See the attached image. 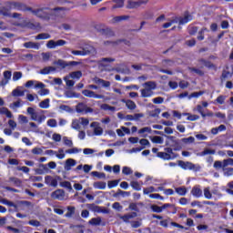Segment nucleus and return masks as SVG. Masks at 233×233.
I'll return each mask as SVG.
<instances>
[{
  "instance_id": "f257e3e1",
  "label": "nucleus",
  "mask_w": 233,
  "mask_h": 233,
  "mask_svg": "<svg viewBox=\"0 0 233 233\" xmlns=\"http://www.w3.org/2000/svg\"><path fill=\"white\" fill-rule=\"evenodd\" d=\"M31 14L39 17V19H43L44 21H50L52 19V13L50 7H40L36 9H33L31 7Z\"/></svg>"
},
{
  "instance_id": "f03ea898",
  "label": "nucleus",
  "mask_w": 233,
  "mask_h": 233,
  "mask_svg": "<svg viewBox=\"0 0 233 233\" xmlns=\"http://www.w3.org/2000/svg\"><path fill=\"white\" fill-rule=\"evenodd\" d=\"M142 86H144V89L140 90L141 97H152L154 96V90L157 88V84L154 81H147Z\"/></svg>"
},
{
  "instance_id": "7ed1b4c3",
  "label": "nucleus",
  "mask_w": 233,
  "mask_h": 233,
  "mask_svg": "<svg viewBox=\"0 0 233 233\" xmlns=\"http://www.w3.org/2000/svg\"><path fill=\"white\" fill-rule=\"evenodd\" d=\"M9 10H17L18 12H31L32 7L27 6L21 2H7Z\"/></svg>"
},
{
  "instance_id": "20e7f679",
  "label": "nucleus",
  "mask_w": 233,
  "mask_h": 233,
  "mask_svg": "<svg viewBox=\"0 0 233 233\" xmlns=\"http://www.w3.org/2000/svg\"><path fill=\"white\" fill-rule=\"evenodd\" d=\"M222 171L225 177H230L233 176V158L224 159Z\"/></svg>"
},
{
  "instance_id": "39448f33",
  "label": "nucleus",
  "mask_w": 233,
  "mask_h": 233,
  "mask_svg": "<svg viewBox=\"0 0 233 233\" xmlns=\"http://www.w3.org/2000/svg\"><path fill=\"white\" fill-rule=\"evenodd\" d=\"M70 10L68 7H55L51 8V19L54 21L57 17H65V14Z\"/></svg>"
},
{
  "instance_id": "423d86ee",
  "label": "nucleus",
  "mask_w": 233,
  "mask_h": 233,
  "mask_svg": "<svg viewBox=\"0 0 233 233\" xmlns=\"http://www.w3.org/2000/svg\"><path fill=\"white\" fill-rule=\"evenodd\" d=\"M147 4H148V0H137V1L128 0L127 8L128 10H134V9L141 8L143 5H147Z\"/></svg>"
},
{
  "instance_id": "0eeeda50",
  "label": "nucleus",
  "mask_w": 233,
  "mask_h": 233,
  "mask_svg": "<svg viewBox=\"0 0 233 233\" xmlns=\"http://www.w3.org/2000/svg\"><path fill=\"white\" fill-rule=\"evenodd\" d=\"M61 179V177H52L50 175H47L45 177V183L46 185H48V187H54V188L57 187V181Z\"/></svg>"
},
{
  "instance_id": "6e6552de",
  "label": "nucleus",
  "mask_w": 233,
  "mask_h": 233,
  "mask_svg": "<svg viewBox=\"0 0 233 233\" xmlns=\"http://www.w3.org/2000/svg\"><path fill=\"white\" fill-rule=\"evenodd\" d=\"M76 110L78 114H92V112H94V109L92 107H88L85 103L77 104Z\"/></svg>"
},
{
  "instance_id": "1a4fd4ad",
  "label": "nucleus",
  "mask_w": 233,
  "mask_h": 233,
  "mask_svg": "<svg viewBox=\"0 0 233 233\" xmlns=\"http://www.w3.org/2000/svg\"><path fill=\"white\" fill-rule=\"evenodd\" d=\"M82 94H83V96H85V97H90V98H93V99H105V96L96 94V92H94L90 89L82 90Z\"/></svg>"
},
{
  "instance_id": "9d476101",
  "label": "nucleus",
  "mask_w": 233,
  "mask_h": 233,
  "mask_svg": "<svg viewBox=\"0 0 233 233\" xmlns=\"http://www.w3.org/2000/svg\"><path fill=\"white\" fill-rule=\"evenodd\" d=\"M52 199H57L58 201L65 200V190L56 189L51 193Z\"/></svg>"
},
{
  "instance_id": "9b49d317",
  "label": "nucleus",
  "mask_w": 233,
  "mask_h": 233,
  "mask_svg": "<svg viewBox=\"0 0 233 233\" xmlns=\"http://www.w3.org/2000/svg\"><path fill=\"white\" fill-rule=\"evenodd\" d=\"M178 167H182L184 170H196V165L192 164V162L178 160Z\"/></svg>"
},
{
  "instance_id": "f8f14e48",
  "label": "nucleus",
  "mask_w": 233,
  "mask_h": 233,
  "mask_svg": "<svg viewBox=\"0 0 233 233\" xmlns=\"http://www.w3.org/2000/svg\"><path fill=\"white\" fill-rule=\"evenodd\" d=\"M93 81L94 83H96V85L102 86V88H110V85H111L110 81H106L99 77H95Z\"/></svg>"
},
{
  "instance_id": "ddd939ff",
  "label": "nucleus",
  "mask_w": 233,
  "mask_h": 233,
  "mask_svg": "<svg viewBox=\"0 0 233 233\" xmlns=\"http://www.w3.org/2000/svg\"><path fill=\"white\" fill-rule=\"evenodd\" d=\"M116 61V58H112V57H104V58H100L97 61V64L99 66H103L104 68L108 66V65H110V63H114Z\"/></svg>"
},
{
  "instance_id": "4468645a",
  "label": "nucleus",
  "mask_w": 233,
  "mask_h": 233,
  "mask_svg": "<svg viewBox=\"0 0 233 233\" xmlns=\"http://www.w3.org/2000/svg\"><path fill=\"white\" fill-rule=\"evenodd\" d=\"M90 127L94 128L95 136H103V127H100L97 122H92Z\"/></svg>"
},
{
  "instance_id": "2eb2a0df",
  "label": "nucleus",
  "mask_w": 233,
  "mask_h": 233,
  "mask_svg": "<svg viewBox=\"0 0 233 233\" xmlns=\"http://www.w3.org/2000/svg\"><path fill=\"white\" fill-rule=\"evenodd\" d=\"M157 157H160V159H164L165 161H170V159H176V156H170V154L167 152H157Z\"/></svg>"
},
{
  "instance_id": "dca6fc26",
  "label": "nucleus",
  "mask_w": 233,
  "mask_h": 233,
  "mask_svg": "<svg viewBox=\"0 0 233 233\" xmlns=\"http://www.w3.org/2000/svg\"><path fill=\"white\" fill-rule=\"evenodd\" d=\"M76 163L77 162L73 158L66 159L64 166L65 170H66L67 172L69 170H72V167H76Z\"/></svg>"
},
{
  "instance_id": "f3484780",
  "label": "nucleus",
  "mask_w": 233,
  "mask_h": 233,
  "mask_svg": "<svg viewBox=\"0 0 233 233\" xmlns=\"http://www.w3.org/2000/svg\"><path fill=\"white\" fill-rule=\"evenodd\" d=\"M121 101H122V103L126 104V106H127V108H128V110H136V108H137L136 102H134L132 100L122 99Z\"/></svg>"
},
{
  "instance_id": "a211bd4d",
  "label": "nucleus",
  "mask_w": 233,
  "mask_h": 233,
  "mask_svg": "<svg viewBox=\"0 0 233 233\" xmlns=\"http://www.w3.org/2000/svg\"><path fill=\"white\" fill-rule=\"evenodd\" d=\"M191 194L195 198H201L203 196V190H201L199 186H195L191 190Z\"/></svg>"
},
{
  "instance_id": "6ab92c4d",
  "label": "nucleus",
  "mask_w": 233,
  "mask_h": 233,
  "mask_svg": "<svg viewBox=\"0 0 233 233\" xmlns=\"http://www.w3.org/2000/svg\"><path fill=\"white\" fill-rule=\"evenodd\" d=\"M55 66H46L42 70L39 71V74L42 76H48V74H51V72H56Z\"/></svg>"
},
{
  "instance_id": "aec40b11",
  "label": "nucleus",
  "mask_w": 233,
  "mask_h": 233,
  "mask_svg": "<svg viewBox=\"0 0 233 233\" xmlns=\"http://www.w3.org/2000/svg\"><path fill=\"white\" fill-rule=\"evenodd\" d=\"M10 7H8V3L6 4V7H2L0 9V15H4L5 17H12V14L10 13Z\"/></svg>"
},
{
  "instance_id": "412c9836",
  "label": "nucleus",
  "mask_w": 233,
  "mask_h": 233,
  "mask_svg": "<svg viewBox=\"0 0 233 233\" xmlns=\"http://www.w3.org/2000/svg\"><path fill=\"white\" fill-rule=\"evenodd\" d=\"M26 112L31 116L32 121H37V112L34 107H27Z\"/></svg>"
},
{
  "instance_id": "4be33fe9",
  "label": "nucleus",
  "mask_w": 233,
  "mask_h": 233,
  "mask_svg": "<svg viewBox=\"0 0 233 233\" xmlns=\"http://www.w3.org/2000/svg\"><path fill=\"white\" fill-rule=\"evenodd\" d=\"M87 208L89 210H91V212H97L98 214H100L101 212H105V211H103L101 207H99V206H97L96 204H88L87 205Z\"/></svg>"
},
{
  "instance_id": "5701e85b",
  "label": "nucleus",
  "mask_w": 233,
  "mask_h": 233,
  "mask_svg": "<svg viewBox=\"0 0 233 233\" xmlns=\"http://www.w3.org/2000/svg\"><path fill=\"white\" fill-rule=\"evenodd\" d=\"M177 19H178V22H177L178 25H187V23L192 21V16H191V15L187 14V15H185L184 17L177 18Z\"/></svg>"
},
{
  "instance_id": "b1692460",
  "label": "nucleus",
  "mask_w": 233,
  "mask_h": 233,
  "mask_svg": "<svg viewBox=\"0 0 233 233\" xmlns=\"http://www.w3.org/2000/svg\"><path fill=\"white\" fill-rule=\"evenodd\" d=\"M25 48H33L34 50H39V43L35 42H25L24 44Z\"/></svg>"
},
{
  "instance_id": "393cba45",
  "label": "nucleus",
  "mask_w": 233,
  "mask_h": 233,
  "mask_svg": "<svg viewBox=\"0 0 233 233\" xmlns=\"http://www.w3.org/2000/svg\"><path fill=\"white\" fill-rule=\"evenodd\" d=\"M99 32L102 35H106L107 37H114L115 35L114 31L110 28H103Z\"/></svg>"
},
{
  "instance_id": "a878e982",
  "label": "nucleus",
  "mask_w": 233,
  "mask_h": 233,
  "mask_svg": "<svg viewBox=\"0 0 233 233\" xmlns=\"http://www.w3.org/2000/svg\"><path fill=\"white\" fill-rule=\"evenodd\" d=\"M91 50H86V49H83V50H72L71 54H73V56H88V54H90Z\"/></svg>"
},
{
  "instance_id": "bb28decb",
  "label": "nucleus",
  "mask_w": 233,
  "mask_h": 233,
  "mask_svg": "<svg viewBox=\"0 0 233 233\" xmlns=\"http://www.w3.org/2000/svg\"><path fill=\"white\" fill-rule=\"evenodd\" d=\"M93 187L98 190H105L106 188V182L97 181L93 183Z\"/></svg>"
},
{
  "instance_id": "cd10ccee",
  "label": "nucleus",
  "mask_w": 233,
  "mask_h": 233,
  "mask_svg": "<svg viewBox=\"0 0 233 233\" xmlns=\"http://www.w3.org/2000/svg\"><path fill=\"white\" fill-rule=\"evenodd\" d=\"M12 96L14 97H23V96H25V91L21 90V87H16L12 91Z\"/></svg>"
},
{
  "instance_id": "c85d7f7f",
  "label": "nucleus",
  "mask_w": 233,
  "mask_h": 233,
  "mask_svg": "<svg viewBox=\"0 0 233 233\" xmlns=\"http://www.w3.org/2000/svg\"><path fill=\"white\" fill-rule=\"evenodd\" d=\"M112 3H115L112 6V10H116V8H123L125 6V0H112Z\"/></svg>"
},
{
  "instance_id": "c756f323",
  "label": "nucleus",
  "mask_w": 233,
  "mask_h": 233,
  "mask_svg": "<svg viewBox=\"0 0 233 233\" xmlns=\"http://www.w3.org/2000/svg\"><path fill=\"white\" fill-rule=\"evenodd\" d=\"M101 217H97V218H91L88 223L89 225H92L93 227H99V225H101Z\"/></svg>"
},
{
  "instance_id": "7c9ffc66",
  "label": "nucleus",
  "mask_w": 233,
  "mask_h": 233,
  "mask_svg": "<svg viewBox=\"0 0 233 233\" xmlns=\"http://www.w3.org/2000/svg\"><path fill=\"white\" fill-rule=\"evenodd\" d=\"M71 127L74 128V130H81V120L74 119L71 124Z\"/></svg>"
},
{
  "instance_id": "2f4dec72",
  "label": "nucleus",
  "mask_w": 233,
  "mask_h": 233,
  "mask_svg": "<svg viewBox=\"0 0 233 233\" xmlns=\"http://www.w3.org/2000/svg\"><path fill=\"white\" fill-rule=\"evenodd\" d=\"M64 96H65V97H67V98L79 97V94H77L72 90L65 91Z\"/></svg>"
},
{
  "instance_id": "473e14b6",
  "label": "nucleus",
  "mask_w": 233,
  "mask_h": 233,
  "mask_svg": "<svg viewBox=\"0 0 233 233\" xmlns=\"http://www.w3.org/2000/svg\"><path fill=\"white\" fill-rule=\"evenodd\" d=\"M134 218H137V213L136 212H132V213H129L127 215H124L122 217V219L123 221H130V219H134Z\"/></svg>"
},
{
  "instance_id": "72a5a7b5",
  "label": "nucleus",
  "mask_w": 233,
  "mask_h": 233,
  "mask_svg": "<svg viewBox=\"0 0 233 233\" xmlns=\"http://www.w3.org/2000/svg\"><path fill=\"white\" fill-rule=\"evenodd\" d=\"M229 77H232V72L227 71V70H223L222 71V75L220 76L221 81L223 82V81H225L227 79H229Z\"/></svg>"
},
{
  "instance_id": "f704fd0d",
  "label": "nucleus",
  "mask_w": 233,
  "mask_h": 233,
  "mask_svg": "<svg viewBox=\"0 0 233 233\" xmlns=\"http://www.w3.org/2000/svg\"><path fill=\"white\" fill-rule=\"evenodd\" d=\"M9 182L10 183H13V185L15 186V187H21V185H22V181H21V179H19V178H17V177H9Z\"/></svg>"
},
{
  "instance_id": "c9c22d12",
  "label": "nucleus",
  "mask_w": 233,
  "mask_h": 233,
  "mask_svg": "<svg viewBox=\"0 0 233 233\" xmlns=\"http://www.w3.org/2000/svg\"><path fill=\"white\" fill-rule=\"evenodd\" d=\"M101 110H106V111H109V112H116V106H112L108 104H102L100 106Z\"/></svg>"
},
{
  "instance_id": "e433bc0d",
  "label": "nucleus",
  "mask_w": 233,
  "mask_h": 233,
  "mask_svg": "<svg viewBox=\"0 0 233 233\" xmlns=\"http://www.w3.org/2000/svg\"><path fill=\"white\" fill-rule=\"evenodd\" d=\"M40 108H50V98H46L39 103Z\"/></svg>"
},
{
  "instance_id": "4c0bfd02",
  "label": "nucleus",
  "mask_w": 233,
  "mask_h": 233,
  "mask_svg": "<svg viewBox=\"0 0 233 233\" xmlns=\"http://www.w3.org/2000/svg\"><path fill=\"white\" fill-rule=\"evenodd\" d=\"M69 76L72 79H81V77L83 76V73L81 71H75L70 73Z\"/></svg>"
},
{
  "instance_id": "58836bf2",
  "label": "nucleus",
  "mask_w": 233,
  "mask_h": 233,
  "mask_svg": "<svg viewBox=\"0 0 233 233\" xmlns=\"http://www.w3.org/2000/svg\"><path fill=\"white\" fill-rule=\"evenodd\" d=\"M91 176H93V177H98V179H105L106 177L105 173H99L98 171H92Z\"/></svg>"
},
{
  "instance_id": "ea45409f",
  "label": "nucleus",
  "mask_w": 233,
  "mask_h": 233,
  "mask_svg": "<svg viewBox=\"0 0 233 233\" xmlns=\"http://www.w3.org/2000/svg\"><path fill=\"white\" fill-rule=\"evenodd\" d=\"M178 22H179V19L178 18H175V19L171 20L170 22L165 23L162 25V28H170V26H172L173 25L177 24Z\"/></svg>"
},
{
  "instance_id": "a19ab883",
  "label": "nucleus",
  "mask_w": 233,
  "mask_h": 233,
  "mask_svg": "<svg viewBox=\"0 0 233 233\" xmlns=\"http://www.w3.org/2000/svg\"><path fill=\"white\" fill-rule=\"evenodd\" d=\"M121 43V40H116V41H105L104 42V46H117Z\"/></svg>"
},
{
  "instance_id": "79ce46f5",
  "label": "nucleus",
  "mask_w": 233,
  "mask_h": 233,
  "mask_svg": "<svg viewBox=\"0 0 233 233\" xmlns=\"http://www.w3.org/2000/svg\"><path fill=\"white\" fill-rule=\"evenodd\" d=\"M223 165H225V160L224 161L216 160L213 164V167L214 168H216V170H219V169L223 170Z\"/></svg>"
},
{
  "instance_id": "37998d69",
  "label": "nucleus",
  "mask_w": 233,
  "mask_h": 233,
  "mask_svg": "<svg viewBox=\"0 0 233 233\" xmlns=\"http://www.w3.org/2000/svg\"><path fill=\"white\" fill-rule=\"evenodd\" d=\"M161 114V108H156L155 110L149 111L150 117H159Z\"/></svg>"
},
{
  "instance_id": "c03bdc74",
  "label": "nucleus",
  "mask_w": 233,
  "mask_h": 233,
  "mask_svg": "<svg viewBox=\"0 0 233 233\" xmlns=\"http://www.w3.org/2000/svg\"><path fill=\"white\" fill-rule=\"evenodd\" d=\"M20 106H22V105H21V98H18L17 101L13 102L9 106V107L12 108V110H15V108H20Z\"/></svg>"
},
{
  "instance_id": "a18cd8bd",
  "label": "nucleus",
  "mask_w": 233,
  "mask_h": 233,
  "mask_svg": "<svg viewBox=\"0 0 233 233\" xmlns=\"http://www.w3.org/2000/svg\"><path fill=\"white\" fill-rule=\"evenodd\" d=\"M54 65H57L58 66H61V68H66V66H70V64H68L65 60H58L56 62H54Z\"/></svg>"
},
{
  "instance_id": "49530a36",
  "label": "nucleus",
  "mask_w": 233,
  "mask_h": 233,
  "mask_svg": "<svg viewBox=\"0 0 233 233\" xmlns=\"http://www.w3.org/2000/svg\"><path fill=\"white\" fill-rule=\"evenodd\" d=\"M60 187H62L63 188H67V190H69V192H72V190H73L72 184L68 181L61 182Z\"/></svg>"
},
{
  "instance_id": "de8ad7c7",
  "label": "nucleus",
  "mask_w": 233,
  "mask_h": 233,
  "mask_svg": "<svg viewBox=\"0 0 233 233\" xmlns=\"http://www.w3.org/2000/svg\"><path fill=\"white\" fill-rule=\"evenodd\" d=\"M76 214V208L75 207H67V213L66 214V218H72Z\"/></svg>"
},
{
  "instance_id": "09e8293b",
  "label": "nucleus",
  "mask_w": 233,
  "mask_h": 233,
  "mask_svg": "<svg viewBox=\"0 0 233 233\" xmlns=\"http://www.w3.org/2000/svg\"><path fill=\"white\" fill-rule=\"evenodd\" d=\"M116 197L117 196H122V198H128V196H130V192L129 191H123L121 189H118L116 191V193L115 194Z\"/></svg>"
},
{
  "instance_id": "8fccbe9b",
  "label": "nucleus",
  "mask_w": 233,
  "mask_h": 233,
  "mask_svg": "<svg viewBox=\"0 0 233 233\" xmlns=\"http://www.w3.org/2000/svg\"><path fill=\"white\" fill-rule=\"evenodd\" d=\"M194 141H196L194 137H184L181 139V142L185 143L186 145H190L191 143H194Z\"/></svg>"
},
{
  "instance_id": "3c124183",
  "label": "nucleus",
  "mask_w": 233,
  "mask_h": 233,
  "mask_svg": "<svg viewBox=\"0 0 233 233\" xmlns=\"http://www.w3.org/2000/svg\"><path fill=\"white\" fill-rule=\"evenodd\" d=\"M175 190L178 196H185L187 194V187H177Z\"/></svg>"
},
{
  "instance_id": "603ef678",
  "label": "nucleus",
  "mask_w": 233,
  "mask_h": 233,
  "mask_svg": "<svg viewBox=\"0 0 233 233\" xmlns=\"http://www.w3.org/2000/svg\"><path fill=\"white\" fill-rule=\"evenodd\" d=\"M63 142H64V145H66V147H69L70 148L74 147V142H72V140L69 139L68 137H64Z\"/></svg>"
},
{
  "instance_id": "864d4df0",
  "label": "nucleus",
  "mask_w": 233,
  "mask_h": 233,
  "mask_svg": "<svg viewBox=\"0 0 233 233\" xmlns=\"http://www.w3.org/2000/svg\"><path fill=\"white\" fill-rule=\"evenodd\" d=\"M70 228H73V230L77 233H85V230L83 229L84 227L81 225L71 226Z\"/></svg>"
},
{
  "instance_id": "5fc2aeb1",
  "label": "nucleus",
  "mask_w": 233,
  "mask_h": 233,
  "mask_svg": "<svg viewBox=\"0 0 233 233\" xmlns=\"http://www.w3.org/2000/svg\"><path fill=\"white\" fill-rule=\"evenodd\" d=\"M51 35L50 34H47V33H41L39 35H37L35 36V39L36 40H39V39H50Z\"/></svg>"
},
{
  "instance_id": "6e6d98bb",
  "label": "nucleus",
  "mask_w": 233,
  "mask_h": 233,
  "mask_svg": "<svg viewBox=\"0 0 233 233\" xmlns=\"http://www.w3.org/2000/svg\"><path fill=\"white\" fill-rule=\"evenodd\" d=\"M162 66H163L165 68H168V67H170V66H174V61L168 60V59L163 60V61H162Z\"/></svg>"
},
{
  "instance_id": "4d7b16f0",
  "label": "nucleus",
  "mask_w": 233,
  "mask_h": 233,
  "mask_svg": "<svg viewBox=\"0 0 233 233\" xmlns=\"http://www.w3.org/2000/svg\"><path fill=\"white\" fill-rule=\"evenodd\" d=\"M185 116H187V121H198V119H199V116L198 115H190V113H186Z\"/></svg>"
},
{
  "instance_id": "13d9d810",
  "label": "nucleus",
  "mask_w": 233,
  "mask_h": 233,
  "mask_svg": "<svg viewBox=\"0 0 233 233\" xmlns=\"http://www.w3.org/2000/svg\"><path fill=\"white\" fill-rule=\"evenodd\" d=\"M198 112L199 115H201L202 117H205V111L203 109V106L198 105L196 108H194V112Z\"/></svg>"
},
{
  "instance_id": "bf43d9fd",
  "label": "nucleus",
  "mask_w": 233,
  "mask_h": 233,
  "mask_svg": "<svg viewBox=\"0 0 233 233\" xmlns=\"http://www.w3.org/2000/svg\"><path fill=\"white\" fill-rule=\"evenodd\" d=\"M204 197L206 199H212V193H210V187L204 188Z\"/></svg>"
},
{
  "instance_id": "052dcab7",
  "label": "nucleus",
  "mask_w": 233,
  "mask_h": 233,
  "mask_svg": "<svg viewBox=\"0 0 233 233\" xmlns=\"http://www.w3.org/2000/svg\"><path fill=\"white\" fill-rule=\"evenodd\" d=\"M130 186L132 187V188H134V190H137V191L141 190V186L137 181H131Z\"/></svg>"
},
{
  "instance_id": "680f3d73",
  "label": "nucleus",
  "mask_w": 233,
  "mask_h": 233,
  "mask_svg": "<svg viewBox=\"0 0 233 233\" xmlns=\"http://www.w3.org/2000/svg\"><path fill=\"white\" fill-rule=\"evenodd\" d=\"M151 141L153 143H157L158 145H163V137H159V136H155L153 137V138L151 139Z\"/></svg>"
},
{
  "instance_id": "e2e57ef3",
  "label": "nucleus",
  "mask_w": 233,
  "mask_h": 233,
  "mask_svg": "<svg viewBox=\"0 0 233 233\" xmlns=\"http://www.w3.org/2000/svg\"><path fill=\"white\" fill-rule=\"evenodd\" d=\"M23 77V73L16 71L13 74V81H19Z\"/></svg>"
},
{
  "instance_id": "0e129e2a",
  "label": "nucleus",
  "mask_w": 233,
  "mask_h": 233,
  "mask_svg": "<svg viewBox=\"0 0 233 233\" xmlns=\"http://www.w3.org/2000/svg\"><path fill=\"white\" fill-rule=\"evenodd\" d=\"M122 173L125 174V176H130V174H134V171L128 167H124L122 168Z\"/></svg>"
},
{
  "instance_id": "69168bd1",
  "label": "nucleus",
  "mask_w": 233,
  "mask_h": 233,
  "mask_svg": "<svg viewBox=\"0 0 233 233\" xmlns=\"http://www.w3.org/2000/svg\"><path fill=\"white\" fill-rule=\"evenodd\" d=\"M82 149L77 148V147H73L70 149L66 150V154H79V152H81Z\"/></svg>"
},
{
  "instance_id": "338daca9",
  "label": "nucleus",
  "mask_w": 233,
  "mask_h": 233,
  "mask_svg": "<svg viewBox=\"0 0 233 233\" xmlns=\"http://www.w3.org/2000/svg\"><path fill=\"white\" fill-rule=\"evenodd\" d=\"M214 154H216L215 150L206 148L204 149V151L200 153V156H208V155H214Z\"/></svg>"
},
{
  "instance_id": "774afa93",
  "label": "nucleus",
  "mask_w": 233,
  "mask_h": 233,
  "mask_svg": "<svg viewBox=\"0 0 233 233\" xmlns=\"http://www.w3.org/2000/svg\"><path fill=\"white\" fill-rule=\"evenodd\" d=\"M119 181H120L119 179L108 181L107 183L108 188H114V187H117V185H119Z\"/></svg>"
}]
</instances>
